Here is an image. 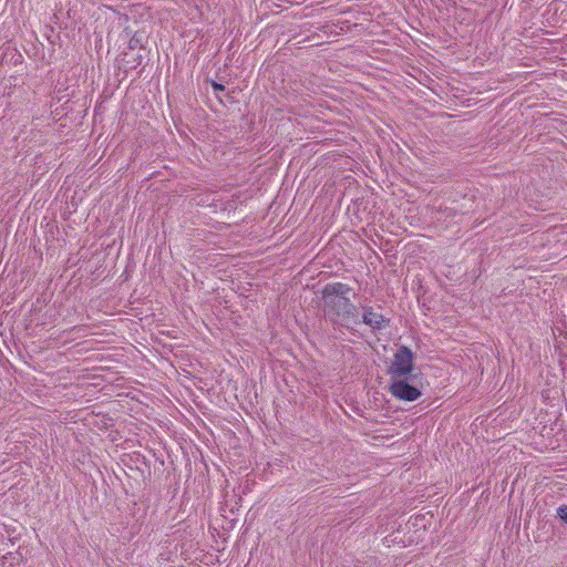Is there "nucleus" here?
I'll list each match as a JSON object with an SVG mask.
<instances>
[{"label":"nucleus","instance_id":"f257e3e1","mask_svg":"<svg viewBox=\"0 0 567 567\" xmlns=\"http://www.w3.org/2000/svg\"><path fill=\"white\" fill-rule=\"evenodd\" d=\"M352 288L343 282H329L321 290L323 302V316L334 330L342 332L353 330V324H359L357 307L349 298Z\"/></svg>","mask_w":567,"mask_h":567},{"label":"nucleus","instance_id":"f03ea898","mask_svg":"<svg viewBox=\"0 0 567 567\" xmlns=\"http://www.w3.org/2000/svg\"><path fill=\"white\" fill-rule=\"evenodd\" d=\"M414 353L406 346H400L393 355V360L388 368L390 379H398L413 375Z\"/></svg>","mask_w":567,"mask_h":567},{"label":"nucleus","instance_id":"7ed1b4c3","mask_svg":"<svg viewBox=\"0 0 567 567\" xmlns=\"http://www.w3.org/2000/svg\"><path fill=\"white\" fill-rule=\"evenodd\" d=\"M415 379L416 375L391 379L389 385L390 393L394 398L403 401L412 402L417 400L422 395V392L414 384Z\"/></svg>","mask_w":567,"mask_h":567},{"label":"nucleus","instance_id":"20e7f679","mask_svg":"<svg viewBox=\"0 0 567 567\" xmlns=\"http://www.w3.org/2000/svg\"><path fill=\"white\" fill-rule=\"evenodd\" d=\"M361 322L371 327L373 330H381L389 323V319H386L383 315L375 312L372 307L365 306L363 307Z\"/></svg>","mask_w":567,"mask_h":567},{"label":"nucleus","instance_id":"39448f33","mask_svg":"<svg viewBox=\"0 0 567 567\" xmlns=\"http://www.w3.org/2000/svg\"><path fill=\"white\" fill-rule=\"evenodd\" d=\"M557 516L567 525V505L557 508Z\"/></svg>","mask_w":567,"mask_h":567},{"label":"nucleus","instance_id":"423d86ee","mask_svg":"<svg viewBox=\"0 0 567 567\" xmlns=\"http://www.w3.org/2000/svg\"><path fill=\"white\" fill-rule=\"evenodd\" d=\"M212 87H213L215 93H219V92H224L225 91V85L221 84V83H218L216 81H212Z\"/></svg>","mask_w":567,"mask_h":567},{"label":"nucleus","instance_id":"0eeeda50","mask_svg":"<svg viewBox=\"0 0 567 567\" xmlns=\"http://www.w3.org/2000/svg\"><path fill=\"white\" fill-rule=\"evenodd\" d=\"M130 49H135L140 45V40L136 38V37H133L131 40H130Z\"/></svg>","mask_w":567,"mask_h":567}]
</instances>
